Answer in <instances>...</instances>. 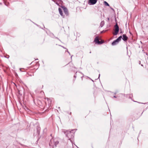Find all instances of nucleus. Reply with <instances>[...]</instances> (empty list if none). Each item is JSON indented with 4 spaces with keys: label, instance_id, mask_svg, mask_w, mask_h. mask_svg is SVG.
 I'll return each mask as SVG.
<instances>
[{
    "label": "nucleus",
    "instance_id": "obj_17",
    "mask_svg": "<svg viewBox=\"0 0 148 148\" xmlns=\"http://www.w3.org/2000/svg\"><path fill=\"white\" fill-rule=\"evenodd\" d=\"M20 69V71H21V68H20V69Z\"/></svg>",
    "mask_w": 148,
    "mask_h": 148
},
{
    "label": "nucleus",
    "instance_id": "obj_13",
    "mask_svg": "<svg viewBox=\"0 0 148 148\" xmlns=\"http://www.w3.org/2000/svg\"><path fill=\"white\" fill-rule=\"evenodd\" d=\"M105 3H107V5H109V4L107 3L106 2H105Z\"/></svg>",
    "mask_w": 148,
    "mask_h": 148
},
{
    "label": "nucleus",
    "instance_id": "obj_20",
    "mask_svg": "<svg viewBox=\"0 0 148 148\" xmlns=\"http://www.w3.org/2000/svg\"><path fill=\"white\" fill-rule=\"evenodd\" d=\"M126 49L127 50V47H126Z\"/></svg>",
    "mask_w": 148,
    "mask_h": 148
},
{
    "label": "nucleus",
    "instance_id": "obj_12",
    "mask_svg": "<svg viewBox=\"0 0 148 148\" xmlns=\"http://www.w3.org/2000/svg\"><path fill=\"white\" fill-rule=\"evenodd\" d=\"M59 143V141H56L54 142V144L55 146H57V145Z\"/></svg>",
    "mask_w": 148,
    "mask_h": 148
},
{
    "label": "nucleus",
    "instance_id": "obj_10",
    "mask_svg": "<svg viewBox=\"0 0 148 148\" xmlns=\"http://www.w3.org/2000/svg\"><path fill=\"white\" fill-rule=\"evenodd\" d=\"M104 24V21H102L101 22L100 24V26L101 27H102Z\"/></svg>",
    "mask_w": 148,
    "mask_h": 148
},
{
    "label": "nucleus",
    "instance_id": "obj_3",
    "mask_svg": "<svg viewBox=\"0 0 148 148\" xmlns=\"http://www.w3.org/2000/svg\"><path fill=\"white\" fill-rule=\"evenodd\" d=\"M94 42L96 43H97L98 44H102L103 42L102 40L99 41V38L97 37H96L95 38L94 40Z\"/></svg>",
    "mask_w": 148,
    "mask_h": 148
},
{
    "label": "nucleus",
    "instance_id": "obj_2",
    "mask_svg": "<svg viewBox=\"0 0 148 148\" xmlns=\"http://www.w3.org/2000/svg\"><path fill=\"white\" fill-rule=\"evenodd\" d=\"M114 28L115 32H114L113 33V34L114 35H116L119 31V27L117 23H116V25L114 26Z\"/></svg>",
    "mask_w": 148,
    "mask_h": 148
},
{
    "label": "nucleus",
    "instance_id": "obj_4",
    "mask_svg": "<svg viewBox=\"0 0 148 148\" xmlns=\"http://www.w3.org/2000/svg\"><path fill=\"white\" fill-rule=\"evenodd\" d=\"M97 0H89L88 1V4L90 5H93L97 2Z\"/></svg>",
    "mask_w": 148,
    "mask_h": 148
},
{
    "label": "nucleus",
    "instance_id": "obj_25",
    "mask_svg": "<svg viewBox=\"0 0 148 148\" xmlns=\"http://www.w3.org/2000/svg\"><path fill=\"white\" fill-rule=\"evenodd\" d=\"M33 62H32V63L30 64H31Z\"/></svg>",
    "mask_w": 148,
    "mask_h": 148
},
{
    "label": "nucleus",
    "instance_id": "obj_9",
    "mask_svg": "<svg viewBox=\"0 0 148 148\" xmlns=\"http://www.w3.org/2000/svg\"><path fill=\"white\" fill-rule=\"evenodd\" d=\"M47 101H48L49 106H51V101L50 99H49L48 98H47Z\"/></svg>",
    "mask_w": 148,
    "mask_h": 148
},
{
    "label": "nucleus",
    "instance_id": "obj_1",
    "mask_svg": "<svg viewBox=\"0 0 148 148\" xmlns=\"http://www.w3.org/2000/svg\"><path fill=\"white\" fill-rule=\"evenodd\" d=\"M77 130V129H74L71 131H69L67 130H63L62 132L65 134L66 136L67 137L69 138V140H70L73 144V141L71 139H73L74 137V133L73 132L74 131H75V132Z\"/></svg>",
    "mask_w": 148,
    "mask_h": 148
},
{
    "label": "nucleus",
    "instance_id": "obj_8",
    "mask_svg": "<svg viewBox=\"0 0 148 148\" xmlns=\"http://www.w3.org/2000/svg\"><path fill=\"white\" fill-rule=\"evenodd\" d=\"M58 10L61 16H63V13L61 9L60 8H59L58 9Z\"/></svg>",
    "mask_w": 148,
    "mask_h": 148
},
{
    "label": "nucleus",
    "instance_id": "obj_22",
    "mask_svg": "<svg viewBox=\"0 0 148 148\" xmlns=\"http://www.w3.org/2000/svg\"><path fill=\"white\" fill-rule=\"evenodd\" d=\"M141 65L142 66H143V64H141Z\"/></svg>",
    "mask_w": 148,
    "mask_h": 148
},
{
    "label": "nucleus",
    "instance_id": "obj_19",
    "mask_svg": "<svg viewBox=\"0 0 148 148\" xmlns=\"http://www.w3.org/2000/svg\"><path fill=\"white\" fill-rule=\"evenodd\" d=\"M116 92H115V93H114V95H116Z\"/></svg>",
    "mask_w": 148,
    "mask_h": 148
},
{
    "label": "nucleus",
    "instance_id": "obj_15",
    "mask_svg": "<svg viewBox=\"0 0 148 148\" xmlns=\"http://www.w3.org/2000/svg\"><path fill=\"white\" fill-rule=\"evenodd\" d=\"M113 97H114V98H116V96H114Z\"/></svg>",
    "mask_w": 148,
    "mask_h": 148
},
{
    "label": "nucleus",
    "instance_id": "obj_18",
    "mask_svg": "<svg viewBox=\"0 0 148 148\" xmlns=\"http://www.w3.org/2000/svg\"><path fill=\"white\" fill-rule=\"evenodd\" d=\"M100 76V74H99V76L98 78H99Z\"/></svg>",
    "mask_w": 148,
    "mask_h": 148
},
{
    "label": "nucleus",
    "instance_id": "obj_16",
    "mask_svg": "<svg viewBox=\"0 0 148 148\" xmlns=\"http://www.w3.org/2000/svg\"><path fill=\"white\" fill-rule=\"evenodd\" d=\"M67 51V52L69 53V54H70V53L69 52V51Z\"/></svg>",
    "mask_w": 148,
    "mask_h": 148
},
{
    "label": "nucleus",
    "instance_id": "obj_7",
    "mask_svg": "<svg viewBox=\"0 0 148 148\" xmlns=\"http://www.w3.org/2000/svg\"><path fill=\"white\" fill-rule=\"evenodd\" d=\"M118 43V42L116 40H115L112 43V45H114Z\"/></svg>",
    "mask_w": 148,
    "mask_h": 148
},
{
    "label": "nucleus",
    "instance_id": "obj_23",
    "mask_svg": "<svg viewBox=\"0 0 148 148\" xmlns=\"http://www.w3.org/2000/svg\"><path fill=\"white\" fill-rule=\"evenodd\" d=\"M140 63H139V64H140Z\"/></svg>",
    "mask_w": 148,
    "mask_h": 148
},
{
    "label": "nucleus",
    "instance_id": "obj_26",
    "mask_svg": "<svg viewBox=\"0 0 148 148\" xmlns=\"http://www.w3.org/2000/svg\"><path fill=\"white\" fill-rule=\"evenodd\" d=\"M147 55L148 56V54H147Z\"/></svg>",
    "mask_w": 148,
    "mask_h": 148
},
{
    "label": "nucleus",
    "instance_id": "obj_5",
    "mask_svg": "<svg viewBox=\"0 0 148 148\" xmlns=\"http://www.w3.org/2000/svg\"><path fill=\"white\" fill-rule=\"evenodd\" d=\"M62 8H63L64 12L65 14L68 15V12L67 9L64 7H62Z\"/></svg>",
    "mask_w": 148,
    "mask_h": 148
},
{
    "label": "nucleus",
    "instance_id": "obj_21",
    "mask_svg": "<svg viewBox=\"0 0 148 148\" xmlns=\"http://www.w3.org/2000/svg\"><path fill=\"white\" fill-rule=\"evenodd\" d=\"M72 56H73V55H72V56H71V58H72Z\"/></svg>",
    "mask_w": 148,
    "mask_h": 148
},
{
    "label": "nucleus",
    "instance_id": "obj_11",
    "mask_svg": "<svg viewBox=\"0 0 148 148\" xmlns=\"http://www.w3.org/2000/svg\"><path fill=\"white\" fill-rule=\"evenodd\" d=\"M122 38V36H120L116 40L118 42L121 40V38Z\"/></svg>",
    "mask_w": 148,
    "mask_h": 148
},
{
    "label": "nucleus",
    "instance_id": "obj_14",
    "mask_svg": "<svg viewBox=\"0 0 148 148\" xmlns=\"http://www.w3.org/2000/svg\"><path fill=\"white\" fill-rule=\"evenodd\" d=\"M74 77H75V78L76 77V75H75L74 76Z\"/></svg>",
    "mask_w": 148,
    "mask_h": 148
},
{
    "label": "nucleus",
    "instance_id": "obj_6",
    "mask_svg": "<svg viewBox=\"0 0 148 148\" xmlns=\"http://www.w3.org/2000/svg\"><path fill=\"white\" fill-rule=\"evenodd\" d=\"M123 38L122 39L124 41H126L127 40V37L126 36L125 34H123Z\"/></svg>",
    "mask_w": 148,
    "mask_h": 148
},
{
    "label": "nucleus",
    "instance_id": "obj_24",
    "mask_svg": "<svg viewBox=\"0 0 148 148\" xmlns=\"http://www.w3.org/2000/svg\"><path fill=\"white\" fill-rule=\"evenodd\" d=\"M36 60H38V59H36Z\"/></svg>",
    "mask_w": 148,
    "mask_h": 148
}]
</instances>
